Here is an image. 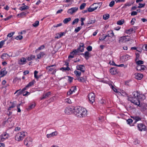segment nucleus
Masks as SVG:
<instances>
[{
  "label": "nucleus",
  "mask_w": 147,
  "mask_h": 147,
  "mask_svg": "<svg viewBox=\"0 0 147 147\" xmlns=\"http://www.w3.org/2000/svg\"><path fill=\"white\" fill-rule=\"evenodd\" d=\"M133 97H129L128 100L134 104L138 106H141L140 104V100H143L145 96L143 94H140L138 91H134L132 93Z\"/></svg>",
  "instance_id": "obj_1"
},
{
  "label": "nucleus",
  "mask_w": 147,
  "mask_h": 147,
  "mask_svg": "<svg viewBox=\"0 0 147 147\" xmlns=\"http://www.w3.org/2000/svg\"><path fill=\"white\" fill-rule=\"evenodd\" d=\"M74 114L78 118L83 117L87 116V110L86 109L80 107H74Z\"/></svg>",
  "instance_id": "obj_2"
},
{
  "label": "nucleus",
  "mask_w": 147,
  "mask_h": 147,
  "mask_svg": "<svg viewBox=\"0 0 147 147\" xmlns=\"http://www.w3.org/2000/svg\"><path fill=\"white\" fill-rule=\"evenodd\" d=\"M27 134V132L23 131L18 133L15 136V140L18 141L22 140Z\"/></svg>",
  "instance_id": "obj_3"
},
{
  "label": "nucleus",
  "mask_w": 147,
  "mask_h": 147,
  "mask_svg": "<svg viewBox=\"0 0 147 147\" xmlns=\"http://www.w3.org/2000/svg\"><path fill=\"white\" fill-rule=\"evenodd\" d=\"M88 98L91 104H92L95 100V95L93 93H90L88 95Z\"/></svg>",
  "instance_id": "obj_4"
},
{
  "label": "nucleus",
  "mask_w": 147,
  "mask_h": 147,
  "mask_svg": "<svg viewBox=\"0 0 147 147\" xmlns=\"http://www.w3.org/2000/svg\"><path fill=\"white\" fill-rule=\"evenodd\" d=\"M130 41L131 43H132L134 42V40L131 39H127L125 36H123L120 38L119 40V43H123L127 41Z\"/></svg>",
  "instance_id": "obj_5"
},
{
  "label": "nucleus",
  "mask_w": 147,
  "mask_h": 147,
  "mask_svg": "<svg viewBox=\"0 0 147 147\" xmlns=\"http://www.w3.org/2000/svg\"><path fill=\"white\" fill-rule=\"evenodd\" d=\"M9 134L6 132H4L0 136V142L4 141L6 139L9 138Z\"/></svg>",
  "instance_id": "obj_6"
},
{
  "label": "nucleus",
  "mask_w": 147,
  "mask_h": 147,
  "mask_svg": "<svg viewBox=\"0 0 147 147\" xmlns=\"http://www.w3.org/2000/svg\"><path fill=\"white\" fill-rule=\"evenodd\" d=\"M32 139L30 137H28L24 140V144L27 146H29L32 144Z\"/></svg>",
  "instance_id": "obj_7"
},
{
  "label": "nucleus",
  "mask_w": 147,
  "mask_h": 147,
  "mask_svg": "<svg viewBox=\"0 0 147 147\" xmlns=\"http://www.w3.org/2000/svg\"><path fill=\"white\" fill-rule=\"evenodd\" d=\"M74 107H67L64 110L65 113L67 114H70L73 112L74 113Z\"/></svg>",
  "instance_id": "obj_8"
},
{
  "label": "nucleus",
  "mask_w": 147,
  "mask_h": 147,
  "mask_svg": "<svg viewBox=\"0 0 147 147\" xmlns=\"http://www.w3.org/2000/svg\"><path fill=\"white\" fill-rule=\"evenodd\" d=\"M78 8L77 7H72L68 9L67 11L68 13L72 14L76 12L78 10Z\"/></svg>",
  "instance_id": "obj_9"
},
{
  "label": "nucleus",
  "mask_w": 147,
  "mask_h": 147,
  "mask_svg": "<svg viewBox=\"0 0 147 147\" xmlns=\"http://www.w3.org/2000/svg\"><path fill=\"white\" fill-rule=\"evenodd\" d=\"M138 127L139 130L140 131H144L146 130V126L143 123L138 124Z\"/></svg>",
  "instance_id": "obj_10"
},
{
  "label": "nucleus",
  "mask_w": 147,
  "mask_h": 147,
  "mask_svg": "<svg viewBox=\"0 0 147 147\" xmlns=\"http://www.w3.org/2000/svg\"><path fill=\"white\" fill-rule=\"evenodd\" d=\"M76 69L77 70L80 71L82 73H84L85 70V68L84 66L83 65H78L76 67Z\"/></svg>",
  "instance_id": "obj_11"
},
{
  "label": "nucleus",
  "mask_w": 147,
  "mask_h": 147,
  "mask_svg": "<svg viewBox=\"0 0 147 147\" xmlns=\"http://www.w3.org/2000/svg\"><path fill=\"white\" fill-rule=\"evenodd\" d=\"M26 59L24 57H22L18 60V63L19 65H23L26 63Z\"/></svg>",
  "instance_id": "obj_12"
},
{
  "label": "nucleus",
  "mask_w": 147,
  "mask_h": 147,
  "mask_svg": "<svg viewBox=\"0 0 147 147\" xmlns=\"http://www.w3.org/2000/svg\"><path fill=\"white\" fill-rule=\"evenodd\" d=\"M7 73V72L6 71V69L5 68L2 69L0 71V76H1V77L4 76Z\"/></svg>",
  "instance_id": "obj_13"
},
{
  "label": "nucleus",
  "mask_w": 147,
  "mask_h": 147,
  "mask_svg": "<svg viewBox=\"0 0 147 147\" xmlns=\"http://www.w3.org/2000/svg\"><path fill=\"white\" fill-rule=\"evenodd\" d=\"M1 57L3 61H5L8 59L9 55L6 53H3L1 55Z\"/></svg>",
  "instance_id": "obj_14"
},
{
  "label": "nucleus",
  "mask_w": 147,
  "mask_h": 147,
  "mask_svg": "<svg viewBox=\"0 0 147 147\" xmlns=\"http://www.w3.org/2000/svg\"><path fill=\"white\" fill-rule=\"evenodd\" d=\"M146 67L144 65H137L136 67V69L138 71L144 70L145 69Z\"/></svg>",
  "instance_id": "obj_15"
},
{
  "label": "nucleus",
  "mask_w": 147,
  "mask_h": 147,
  "mask_svg": "<svg viewBox=\"0 0 147 147\" xmlns=\"http://www.w3.org/2000/svg\"><path fill=\"white\" fill-rule=\"evenodd\" d=\"M135 75L136 79L138 80H140L142 78L143 76L142 74L140 73H136Z\"/></svg>",
  "instance_id": "obj_16"
},
{
  "label": "nucleus",
  "mask_w": 147,
  "mask_h": 147,
  "mask_svg": "<svg viewBox=\"0 0 147 147\" xmlns=\"http://www.w3.org/2000/svg\"><path fill=\"white\" fill-rule=\"evenodd\" d=\"M110 72L112 74H115L117 73V69L116 68H112L110 70Z\"/></svg>",
  "instance_id": "obj_17"
},
{
  "label": "nucleus",
  "mask_w": 147,
  "mask_h": 147,
  "mask_svg": "<svg viewBox=\"0 0 147 147\" xmlns=\"http://www.w3.org/2000/svg\"><path fill=\"white\" fill-rule=\"evenodd\" d=\"M84 44L83 43H81L79 47L78 48V51L81 52H83L84 51Z\"/></svg>",
  "instance_id": "obj_18"
},
{
  "label": "nucleus",
  "mask_w": 147,
  "mask_h": 147,
  "mask_svg": "<svg viewBox=\"0 0 147 147\" xmlns=\"http://www.w3.org/2000/svg\"><path fill=\"white\" fill-rule=\"evenodd\" d=\"M57 134L58 133L57 131H55V132H53L52 133L50 134H47V138H49L52 137H53L54 136H56L57 135Z\"/></svg>",
  "instance_id": "obj_19"
},
{
  "label": "nucleus",
  "mask_w": 147,
  "mask_h": 147,
  "mask_svg": "<svg viewBox=\"0 0 147 147\" xmlns=\"http://www.w3.org/2000/svg\"><path fill=\"white\" fill-rule=\"evenodd\" d=\"M51 92H48L45 94H43L42 95V97L40 99L42 100L48 97L50 95H51Z\"/></svg>",
  "instance_id": "obj_20"
},
{
  "label": "nucleus",
  "mask_w": 147,
  "mask_h": 147,
  "mask_svg": "<svg viewBox=\"0 0 147 147\" xmlns=\"http://www.w3.org/2000/svg\"><path fill=\"white\" fill-rule=\"evenodd\" d=\"M107 36L110 37L111 38L113 37L114 36V34L112 30L109 31L107 32V34L106 35Z\"/></svg>",
  "instance_id": "obj_21"
},
{
  "label": "nucleus",
  "mask_w": 147,
  "mask_h": 147,
  "mask_svg": "<svg viewBox=\"0 0 147 147\" xmlns=\"http://www.w3.org/2000/svg\"><path fill=\"white\" fill-rule=\"evenodd\" d=\"M35 58V56L34 55H30L27 57V60L28 61H30L32 60H33Z\"/></svg>",
  "instance_id": "obj_22"
},
{
  "label": "nucleus",
  "mask_w": 147,
  "mask_h": 147,
  "mask_svg": "<svg viewBox=\"0 0 147 147\" xmlns=\"http://www.w3.org/2000/svg\"><path fill=\"white\" fill-rule=\"evenodd\" d=\"M28 13V12H23L20 14H18V16H19V17L23 18L24 16H25Z\"/></svg>",
  "instance_id": "obj_23"
},
{
  "label": "nucleus",
  "mask_w": 147,
  "mask_h": 147,
  "mask_svg": "<svg viewBox=\"0 0 147 147\" xmlns=\"http://www.w3.org/2000/svg\"><path fill=\"white\" fill-rule=\"evenodd\" d=\"M45 55V54L44 53L40 52L37 55V59H36L37 60L38 59H40L41 57H43Z\"/></svg>",
  "instance_id": "obj_24"
},
{
  "label": "nucleus",
  "mask_w": 147,
  "mask_h": 147,
  "mask_svg": "<svg viewBox=\"0 0 147 147\" xmlns=\"http://www.w3.org/2000/svg\"><path fill=\"white\" fill-rule=\"evenodd\" d=\"M35 106V105L34 103H31V104L29 105L28 107V108L27 109L28 110H29L32 109Z\"/></svg>",
  "instance_id": "obj_25"
},
{
  "label": "nucleus",
  "mask_w": 147,
  "mask_h": 147,
  "mask_svg": "<svg viewBox=\"0 0 147 147\" xmlns=\"http://www.w3.org/2000/svg\"><path fill=\"white\" fill-rule=\"evenodd\" d=\"M81 72L77 70H75L74 71V74L76 75V76L77 77H80L81 74Z\"/></svg>",
  "instance_id": "obj_26"
},
{
  "label": "nucleus",
  "mask_w": 147,
  "mask_h": 147,
  "mask_svg": "<svg viewBox=\"0 0 147 147\" xmlns=\"http://www.w3.org/2000/svg\"><path fill=\"white\" fill-rule=\"evenodd\" d=\"M55 66L54 65H53L51 66L47 67H46V69L49 71H52L54 69V68H52L51 67Z\"/></svg>",
  "instance_id": "obj_27"
},
{
  "label": "nucleus",
  "mask_w": 147,
  "mask_h": 147,
  "mask_svg": "<svg viewBox=\"0 0 147 147\" xmlns=\"http://www.w3.org/2000/svg\"><path fill=\"white\" fill-rule=\"evenodd\" d=\"M134 29L133 28H131L125 31V33L126 34H131L134 31Z\"/></svg>",
  "instance_id": "obj_28"
},
{
  "label": "nucleus",
  "mask_w": 147,
  "mask_h": 147,
  "mask_svg": "<svg viewBox=\"0 0 147 147\" xmlns=\"http://www.w3.org/2000/svg\"><path fill=\"white\" fill-rule=\"evenodd\" d=\"M20 9L21 11H23L26 9H28L29 7L28 6L26 5H24L22 6L21 7H20Z\"/></svg>",
  "instance_id": "obj_29"
},
{
  "label": "nucleus",
  "mask_w": 147,
  "mask_h": 147,
  "mask_svg": "<svg viewBox=\"0 0 147 147\" xmlns=\"http://www.w3.org/2000/svg\"><path fill=\"white\" fill-rule=\"evenodd\" d=\"M82 54L84 55L85 58L87 59L89 57V53L88 51H86L84 54L83 53Z\"/></svg>",
  "instance_id": "obj_30"
},
{
  "label": "nucleus",
  "mask_w": 147,
  "mask_h": 147,
  "mask_svg": "<svg viewBox=\"0 0 147 147\" xmlns=\"http://www.w3.org/2000/svg\"><path fill=\"white\" fill-rule=\"evenodd\" d=\"M16 105V102H13L11 106H10L8 109V110H9L15 107Z\"/></svg>",
  "instance_id": "obj_31"
},
{
  "label": "nucleus",
  "mask_w": 147,
  "mask_h": 147,
  "mask_svg": "<svg viewBox=\"0 0 147 147\" xmlns=\"http://www.w3.org/2000/svg\"><path fill=\"white\" fill-rule=\"evenodd\" d=\"M91 6L88 9V11L89 12H91L97 9V7H92Z\"/></svg>",
  "instance_id": "obj_32"
},
{
  "label": "nucleus",
  "mask_w": 147,
  "mask_h": 147,
  "mask_svg": "<svg viewBox=\"0 0 147 147\" xmlns=\"http://www.w3.org/2000/svg\"><path fill=\"white\" fill-rule=\"evenodd\" d=\"M77 79L79 82H84L85 81V79L84 78L82 77H80V76L77 77Z\"/></svg>",
  "instance_id": "obj_33"
},
{
  "label": "nucleus",
  "mask_w": 147,
  "mask_h": 147,
  "mask_svg": "<svg viewBox=\"0 0 147 147\" xmlns=\"http://www.w3.org/2000/svg\"><path fill=\"white\" fill-rule=\"evenodd\" d=\"M109 15L108 13H106L103 16V19L105 20L108 19L109 17Z\"/></svg>",
  "instance_id": "obj_34"
},
{
  "label": "nucleus",
  "mask_w": 147,
  "mask_h": 147,
  "mask_svg": "<svg viewBox=\"0 0 147 147\" xmlns=\"http://www.w3.org/2000/svg\"><path fill=\"white\" fill-rule=\"evenodd\" d=\"M71 19L70 18H66L64 19L63 21V22L64 24H66L68 22L71 20Z\"/></svg>",
  "instance_id": "obj_35"
},
{
  "label": "nucleus",
  "mask_w": 147,
  "mask_h": 147,
  "mask_svg": "<svg viewBox=\"0 0 147 147\" xmlns=\"http://www.w3.org/2000/svg\"><path fill=\"white\" fill-rule=\"evenodd\" d=\"M73 100H71L70 98H67L65 99V102L69 104H71L72 103Z\"/></svg>",
  "instance_id": "obj_36"
},
{
  "label": "nucleus",
  "mask_w": 147,
  "mask_h": 147,
  "mask_svg": "<svg viewBox=\"0 0 147 147\" xmlns=\"http://www.w3.org/2000/svg\"><path fill=\"white\" fill-rule=\"evenodd\" d=\"M113 65H114L115 66H118V67H124L125 68L127 67V65L124 66V65L123 64H121L119 65H117L116 64H115V63H114V64H113Z\"/></svg>",
  "instance_id": "obj_37"
},
{
  "label": "nucleus",
  "mask_w": 147,
  "mask_h": 147,
  "mask_svg": "<svg viewBox=\"0 0 147 147\" xmlns=\"http://www.w3.org/2000/svg\"><path fill=\"white\" fill-rule=\"evenodd\" d=\"M34 83V82L33 81H32L31 82H30L29 83L26 85V87L29 88L30 87L32 86L33 85Z\"/></svg>",
  "instance_id": "obj_38"
},
{
  "label": "nucleus",
  "mask_w": 147,
  "mask_h": 147,
  "mask_svg": "<svg viewBox=\"0 0 147 147\" xmlns=\"http://www.w3.org/2000/svg\"><path fill=\"white\" fill-rule=\"evenodd\" d=\"M124 20H121L118 21L117 22V24L119 25H121L124 23Z\"/></svg>",
  "instance_id": "obj_39"
},
{
  "label": "nucleus",
  "mask_w": 147,
  "mask_h": 147,
  "mask_svg": "<svg viewBox=\"0 0 147 147\" xmlns=\"http://www.w3.org/2000/svg\"><path fill=\"white\" fill-rule=\"evenodd\" d=\"M107 37V36L105 35L104 34L102 36H100L99 38V40L100 41H102V40H104Z\"/></svg>",
  "instance_id": "obj_40"
},
{
  "label": "nucleus",
  "mask_w": 147,
  "mask_h": 147,
  "mask_svg": "<svg viewBox=\"0 0 147 147\" xmlns=\"http://www.w3.org/2000/svg\"><path fill=\"white\" fill-rule=\"evenodd\" d=\"M135 121L134 123H136L138 121L140 120H141V118L139 117L136 116L135 117Z\"/></svg>",
  "instance_id": "obj_41"
},
{
  "label": "nucleus",
  "mask_w": 147,
  "mask_h": 147,
  "mask_svg": "<svg viewBox=\"0 0 147 147\" xmlns=\"http://www.w3.org/2000/svg\"><path fill=\"white\" fill-rule=\"evenodd\" d=\"M61 70H62L63 71H69L70 70V68L68 66L66 67H62L61 69Z\"/></svg>",
  "instance_id": "obj_42"
},
{
  "label": "nucleus",
  "mask_w": 147,
  "mask_h": 147,
  "mask_svg": "<svg viewBox=\"0 0 147 147\" xmlns=\"http://www.w3.org/2000/svg\"><path fill=\"white\" fill-rule=\"evenodd\" d=\"M79 51H78V49L77 50H74L71 53V54H72L73 55H76L78 53Z\"/></svg>",
  "instance_id": "obj_43"
},
{
  "label": "nucleus",
  "mask_w": 147,
  "mask_h": 147,
  "mask_svg": "<svg viewBox=\"0 0 147 147\" xmlns=\"http://www.w3.org/2000/svg\"><path fill=\"white\" fill-rule=\"evenodd\" d=\"M76 86H73L72 87L70 90L73 93L75 92L76 90Z\"/></svg>",
  "instance_id": "obj_44"
},
{
  "label": "nucleus",
  "mask_w": 147,
  "mask_h": 147,
  "mask_svg": "<svg viewBox=\"0 0 147 147\" xmlns=\"http://www.w3.org/2000/svg\"><path fill=\"white\" fill-rule=\"evenodd\" d=\"M86 5V3H82L80 6V8L81 10H82L83 9L85 6Z\"/></svg>",
  "instance_id": "obj_45"
},
{
  "label": "nucleus",
  "mask_w": 147,
  "mask_h": 147,
  "mask_svg": "<svg viewBox=\"0 0 147 147\" xmlns=\"http://www.w3.org/2000/svg\"><path fill=\"white\" fill-rule=\"evenodd\" d=\"M79 20L78 18H76L72 22V25H74L75 24H77L78 21Z\"/></svg>",
  "instance_id": "obj_46"
},
{
  "label": "nucleus",
  "mask_w": 147,
  "mask_h": 147,
  "mask_svg": "<svg viewBox=\"0 0 147 147\" xmlns=\"http://www.w3.org/2000/svg\"><path fill=\"white\" fill-rule=\"evenodd\" d=\"M129 57V56L127 55L123 56V58L124 59L125 61H127Z\"/></svg>",
  "instance_id": "obj_47"
},
{
  "label": "nucleus",
  "mask_w": 147,
  "mask_h": 147,
  "mask_svg": "<svg viewBox=\"0 0 147 147\" xmlns=\"http://www.w3.org/2000/svg\"><path fill=\"white\" fill-rule=\"evenodd\" d=\"M136 63L137 65H139L143 64L144 63V62L142 61L138 60L136 62Z\"/></svg>",
  "instance_id": "obj_48"
},
{
  "label": "nucleus",
  "mask_w": 147,
  "mask_h": 147,
  "mask_svg": "<svg viewBox=\"0 0 147 147\" xmlns=\"http://www.w3.org/2000/svg\"><path fill=\"white\" fill-rule=\"evenodd\" d=\"M39 22L38 21H36L33 24V26L34 27H36L39 25Z\"/></svg>",
  "instance_id": "obj_49"
},
{
  "label": "nucleus",
  "mask_w": 147,
  "mask_h": 147,
  "mask_svg": "<svg viewBox=\"0 0 147 147\" xmlns=\"http://www.w3.org/2000/svg\"><path fill=\"white\" fill-rule=\"evenodd\" d=\"M5 40H2L0 42V48H1L3 45L4 44Z\"/></svg>",
  "instance_id": "obj_50"
},
{
  "label": "nucleus",
  "mask_w": 147,
  "mask_h": 147,
  "mask_svg": "<svg viewBox=\"0 0 147 147\" xmlns=\"http://www.w3.org/2000/svg\"><path fill=\"white\" fill-rule=\"evenodd\" d=\"M111 88L115 92L118 93V92L117 91V90L112 85L110 86Z\"/></svg>",
  "instance_id": "obj_51"
},
{
  "label": "nucleus",
  "mask_w": 147,
  "mask_h": 147,
  "mask_svg": "<svg viewBox=\"0 0 147 147\" xmlns=\"http://www.w3.org/2000/svg\"><path fill=\"white\" fill-rule=\"evenodd\" d=\"M23 38V36L21 35L17 36L15 38V39L17 40H20Z\"/></svg>",
  "instance_id": "obj_52"
},
{
  "label": "nucleus",
  "mask_w": 147,
  "mask_h": 147,
  "mask_svg": "<svg viewBox=\"0 0 147 147\" xmlns=\"http://www.w3.org/2000/svg\"><path fill=\"white\" fill-rule=\"evenodd\" d=\"M145 3L142 4L140 3H139V6L138 7V8H142L143 7H144L145 5Z\"/></svg>",
  "instance_id": "obj_53"
},
{
  "label": "nucleus",
  "mask_w": 147,
  "mask_h": 147,
  "mask_svg": "<svg viewBox=\"0 0 147 147\" xmlns=\"http://www.w3.org/2000/svg\"><path fill=\"white\" fill-rule=\"evenodd\" d=\"M127 124H130L133 122V120L131 119H129L127 121Z\"/></svg>",
  "instance_id": "obj_54"
},
{
  "label": "nucleus",
  "mask_w": 147,
  "mask_h": 147,
  "mask_svg": "<svg viewBox=\"0 0 147 147\" xmlns=\"http://www.w3.org/2000/svg\"><path fill=\"white\" fill-rule=\"evenodd\" d=\"M115 4V1H111L109 4V6L110 7H112Z\"/></svg>",
  "instance_id": "obj_55"
},
{
  "label": "nucleus",
  "mask_w": 147,
  "mask_h": 147,
  "mask_svg": "<svg viewBox=\"0 0 147 147\" xmlns=\"http://www.w3.org/2000/svg\"><path fill=\"white\" fill-rule=\"evenodd\" d=\"M81 29V28L80 27H78L76 28L75 30V32H78Z\"/></svg>",
  "instance_id": "obj_56"
},
{
  "label": "nucleus",
  "mask_w": 147,
  "mask_h": 147,
  "mask_svg": "<svg viewBox=\"0 0 147 147\" xmlns=\"http://www.w3.org/2000/svg\"><path fill=\"white\" fill-rule=\"evenodd\" d=\"M17 93L18 95H19L23 93V92L22 90L20 91V90H18L16 92L14 93V94H15Z\"/></svg>",
  "instance_id": "obj_57"
},
{
  "label": "nucleus",
  "mask_w": 147,
  "mask_h": 147,
  "mask_svg": "<svg viewBox=\"0 0 147 147\" xmlns=\"http://www.w3.org/2000/svg\"><path fill=\"white\" fill-rule=\"evenodd\" d=\"M38 73V71H34V76L35 78L37 79L38 78V76L37 75V74Z\"/></svg>",
  "instance_id": "obj_58"
},
{
  "label": "nucleus",
  "mask_w": 147,
  "mask_h": 147,
  "mask_svg": "<svg viewBox=\"0 0 147 147\" xmlns=\"http://www.w3.org/2000/svg\"><path fill=\"white\" fill-rule=\"evenodd\" d=\"M21 104H19L17 105V107L18 109V112H20L21 111V110L20 108V106Z\"/></svg>",
  "instance_id": "obj_59"
},
{
  "label": "nucleus",
  "mask_w": 147,
  "mask_h": 147,
  "mask_svg": "<svg viewBox=\"0 0 147 147\" xmlns=\"http://www.w3.org/2000/svg\"><path fill=\"white\" fill-rule=\"evenodd\" d=\"M86 49L88 51H90L92 50V46H89Z\"/></svg>",
  "instance_id": "obj_60"
},
{
  "label": "nucleus",
  "mask_w": 147,
  "mask_h": 147,
  "mask_svg": "<svg viewBox=\"0 0 147 147\" xmlns=\"http://www.w3.org/2000/svg\"><path fill=\"white\" fill-rule=\"evenodd\" d=\"M65 34V33L64 32H60L59 34V36L58 37H57V38H60L62 36L64 35Z\"/></svg>",
  "instance_id": "obj_61"
},
{
  "label": "nucleus",
  "mask_w": 147,
  "mask_h": 147,
  "mask_svg": "<svg viewBox=\"0 0 147 147\" xmlns=\"http://www.w3.org/2000/svg\"><path fill=\"white\" fill-rule=\"evenodd\" d=\"M12 17V15H10L9 16L5 18L4 20L5 21H6L8 20H9V19H10Z\"/></svg>",
  "instance_id": "obj_62"
},
{
  "label": "nucleus",
  "mask_w": 147,
  "mask_h": 147,
  "mask_svg": "<svg viewBox=\"0 0 147 147\" xmlns=\"http://www.w3.org/2000/svg\"><path fill=\"white\" fill-rule=\"evenodd\" d=\"M137 13L136 11H133L131 12V16H135L137 14Z\"/></svg>",
  "instance_id": "obj_63"
},
{
  "label": "nucleus",
  "mask_w": 147,
  "mask_h": 147,
  "mask_svg": "<svg viewBox=\"0 0 147 147\" xmlns=\"http://www.w3.org/2000/svg\"><path fill=\"white\" fill-rule=\"evenodd\" d=\"M136 21V19L135 18H133L131 22V24L132 25L134 24L135 22Z\"/></svg>",
  "instance_id": "obj_64"
}]
</instances>
